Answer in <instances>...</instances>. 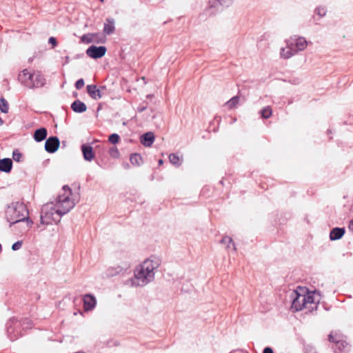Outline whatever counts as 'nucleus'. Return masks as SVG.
<instances>
[{
	"instance_id": "1",
	"label": "nucleus",
	"mask_w": 353,
	"mask_h": 353,
	"mask_svg": "<svg viewBox=\"0 0 353 353\" xmlns=\"http://www.w3.org/2000/svg\"><path fill=\"white\" fill-rule=\"evenodd\" d=\"M78 201V198L73 196L69 186L64 185L56 199L55 203H47L42 206L38 228L51 224L53 221L58 223L61 216L70 212Z\"/></svg>"
},
{
	"instance_id": "2",
	"label": "nucleus",
	"mask_w": 353,
	"mask_h": 353,
	"mask_svg": "<svg viewBox=\"0 0 353 353\" xmlns=\"http://www.w3.org/2000/svg\"><path fill=\"white\" fill-rule=\"evenodd\" d=\"M159 257L151 256L137 265L134 270V276L128 281L132 286H145L154 279L155 270L160 266Z\"/></svg>"
},
{
	"instance_id": "3",
	"label": "nucleus",
	"mask_w": 353,
	"mask_h": 353,
	"mask_svg": "<svg viewBox=\"0 0 353 353\" xmlns=\"http://www.w3.org/2000/svg\"><path fill=\"white\" fill-rule=\"evenodd\" d=\"M7 221L10 226L17 223H22V231L28 230L33 222L28 217V210L21 202L16 201L10 203L6 211Z\"/></svg>"
},
{
	"instance_id": "4",
	"label": "nucleus",
	"mask_w": 353,
	"mask_h": 353,
	"mask_svg": "<svg viewBox=\"0 0 353 353\" xmlns=\"http://www.w3.org/2000/svg\"><path fill=\"white\" fill-rule=\"evenodd\" d=\"M18 79L21 84L28 88L42 87L46 81L39 72H31L27 69H24L19 73Z\"/></svg>"
},
{
	"instance_id": "5",
	"label": "nucleus",
	"mask_w": 353,
	"mask_h": 353,
	"mask_svg": "<svg viewBox=\"0 0 353 353\" xmlns=\"http://www.w3.org/2000/svg\"><path fill=\"white\" fill-rule=\"evenodd\" d=\"M292 301V309L297 312L305 308V294H301L297 291L294 290L290 295Z\"/></svg>"
},
{
	"instance_id": "6",
	"label": "nucleus",
	"mask_w": 353,
	"mask_h": 353,
	"mask_svg": "<svg viewBox=\"0 0 353 353\" xmlns=\"http://www.w3.org/2000/svg\"><path fill=\"white\" fill-rule=\"evenodd\" d=\"M290 42L292 43V46L294 48L296 54L299 51L304 50L308 44V42L304 37H292L289 39Z\"/></svg>"
},
{
	"instance_id": "7",
	"label": "nucleus",
	"mask_w": 353,
	"mask_h": 353,
	"mask_svg": "<svg viewBox=\"0 0 353 353\" xmlns=\"http://www.w3.org/2000/svg\"><path fill=\"white\" fill-rule=\"evenodd\" d=\"M106 50L105 46H91L86 50V54L92 59H99L105 55Z\"/></svg>"
},
{
	"instance_id": "8",
	"label": "nucleus",
	"mask_w": 353,
	"mask_h": 353,
	"mask_svg": "<svg viewBox=\"0 0 353 353\" xmlns=\"http://www.w3.org/2000/svg\"><path fill=\"white\" fill-rule=\"evenodd\" d=\"M285 43L286 46L281 48L280 50V56L281 58L287 59L294 56L296 52L292 42H290V41L287 39Z\"/></svg>"
},
{
	"instance_id": "9",
	"label": "nucleus",
	"mask_w": 353,
	"mask_h": 353,
	"mask_svg": "<svg viewBox=\"0 0 353 353\" xmlns=\"http://www.w3.org/2000/svg\"><path fill=\"white\" fill-rule=\"evenodd\" d=\"M59 144V140L57 137H50L46 141L45 149L48 152L53 153L58 150Z\"/></svg>"
},
{
	"instance_id": "10",
	"label": "nucleus",
	"mask_w": 353,
	"mask_h": 353,
	"mask_svg": "<svg viewBox=\"0 0 353 353\" xmlns=\"http://www.w3.org/2000/svg\"><path fill=\"white\" fill-rule=\"evenodd\" d=\"M83 308L85 311L93 310L97 304V300L95 297L90 294H85L83 299Z\"/></svg>"
},
{
	"instance_id": "11",
	"label": "nucleus",
	"mask_w": 353,
	"mask_h": 353,
	"mask_svg": "<svg viewBox=\"0 0 353 353\" xmlns=\"http://www.w3.org/2000/svg\"><path fill=\"white\" fill-rule=\"evenodd\" d=\"M155 137L153 132H148L145 134H143L141 137V143L146 146L150 147L154 143Z\"/></svg>"
},
{
	"instance_id": "12",
	"label": "nucleus",
	"mask_w": 353,
	"mask_h": 353,
	"mask_svg": "<svg viewBox=\"0 0 353 353\" xmlns=\"http://www.w3.org/2000/svg\"><path fill=\"white\" fill-rule=\"evenodd\" d=\"M81 150L85 160L91 161L94 159V154L92 146L88 145H82Z\"/></svg>"
},
{
	"instance_id": "13",
	"label": "nucleus",
	"mask_w": 353,
	"mask_h": 353,
	"mask_svg": "<svg viewBox=\"0 0 353 353\" xmlns=\"http://www.w3.org/2000/svg\"><path fill=\"white\" fill-rule=\"evenodd\" d=\"M319 299L316 300L314 298V294L313 293L308 292L305 295V309H308V310H313L314 307L316 308V306H312L313 304H315L316 302H319Z\"/></svg>"
},
{
	"instance_id": "14",
	"label": "nucleus",
	"mask_w": 353,
	"mask_h": 353,
	"mask_svg": "<svg viewBox=\"0 0 353 353\" xmlns=\"http://www.w3.org/2000/svg\"><path fill=\"white\" fill-rule=\"evenodd\" d=\"M12 167V161L10 159L5 158L0 160V171L10 172Z\"/></svg>"
},
{
	"instance_id": "15",
	"label": "nucleus",
	"mask_w": 353,
	"mask_h": 353,
	"mask_svg": "<svg viewBox=\"0 0 353 353\" xmlns=\"http://www.w3.org/2000/svg\"><path fill=\"white\" fill-rule=\"evenodd\" d=\"M345 234V229L341 228H334L330 233V239L332 241L340 239Z\"/></svg>"
},
{
	"instance_id": "16",
	"label": "nucleus",
	"mask_w": 353,
	"mask_h": 353,
	"mask_svg": "<svg viewBox=\"0 0 353 353\" xmlns=\"http://www.w3.org/2000/svg\"><path fill=\"white\" fill-rule=\"evenodd\" d=\"M71 108L75 112L82 113L86 110L87 107L83 102L76 100L72 103Z\"/></svg>"
},
{
	"instance_id": "17",
	"label": "nucleus",
	"mask_w": 353,
	"mask_h": 353,
	"mask_svg": "<svg viewBox=\"0 0 353 353\" xmlns=\"http://www.w3.org/2000/svg\"><path fill=\"white\" fill-rule=\"evenodd\" d=\"M106 21L108 23L104 24L103 32L106 34H111L115 29L114 20L112 18H108Z\"/></svg>"
},
{
	"instance_id": "18",
	"label": "nucleus",
	"mask_w": 353,
	"mask_h": 353,
	"mask_svg": "<svg viewBox=\"0 0 353 353\" xmlns=\"http://www.w3.org/2000/svg\"><path fill=\"white\" fill-rule=\"evenodd\" d=\"M87 91L92 99H97L101 97L100 90L97 89V86L94 85H87Z\"/></svg>"
},
{
	"instance_id": "19",
	"label": "nucleus",
	"mask_w": 353,
	"mask_h": 353,
	"mask_svg": "<svg viewBox=\"0 0 353 353\" xmlns=\"http://www.w3.org/2000/svg\"><path fill=\"white\" fill-rule=\"evenodd\" d=\"M47 137V130L44 128L37 129L34 134V139L36 141L40 142L44 140Z\"/></svg>"
},
{
	"instance_id": "20",
	"label": "nucleus",
	"mask_w": 353,
	"mask_h": 353,
	"mask_svg": "<svg viewBox=\"0 0 353 353\" xmlns=\"http://www.w3.org/2000/svg\"><path fill=\"white\" fill-rule=\"evenodd\" d=\"M170 162L176 166H179L182 162V157H180L176 154L172 153L169 155Z\"/></svg>"
},
{
	"instance_id": "21",
	"label": "nucleus",
	"mask_w": 353,
	"mask_h": 353,
	"mask_svg": "<svg viewBox=\"0 0 353 353\" xmlns=\"http://www.w3.org/2000/svg\"><path fill=\"white\" fill-rule=\"evenodd\" d=\"M130 162L134 165H140L143 163L142 157L139 154H132L130 156Z\"/></svg>"
},
{
	"instance_id": "22",
	"label": "nucleus",
	"mask_w": 353,
	"mask_h": 353,
	"mask_svg": "<svg viewBox=\"0 0 353 353\" xmlns=\"http://www.w3.org/2000/svg\"><path fill=\"white\" fill-rule=\"evenodd\" d=\"M8 334L12 341L16 340L19 336L18 331L15 332L14 328L11 325L7 327Z\"/></svg>"
},
{
	"instance_id": "23",
	"label": "nucleus",
	"mask_w": 353,
	"mask_h": 353,
	"mask_svg": "<svg viewBox=\"0 0 353 353\" xmlns=\"http://www.w3.org/2000/svg\"><path fill=\"white\" fill-rule=\"evenodd\" d=\"M221 243L222 244L226 245V248L228 250L230 249V244H232V250L234 251L236 250V248H235L234 243H233V241H232V238H230V236H223V239L221 241Z\"/></svg>"
},
{
	"instance_id": "24",
	"label": "nucleus",
	"mask_w": 353,
	"mask_h": 353,
	"mask_svg": "<svg viewBox=\"0 0 353 353\" xmlns=\"http://www.w3.org/2000/svg\"><path fill=\"white\" fill-rule=\"evenodd\" d=\"M260 114L262 118L268 119L272 114V108L270 106H266L261 110Z\"/></svg>"
},
{
	"instance_id": "25",
	"label": "nucleus",
	"mask_w": 353,
	"mask_h": 353,
	"mask_svg": "<svg viewBox=\"0 0 353 353\" xmlns=\"http://www.w3.org/2000/svg\"><path fill=\"white\" fill-rule=\"evenodd\" d=\"M9 110V105L8 101L4 98L0 99V110L3 113H8Z\"/></svg>"
},
{
	"instance_id": "26",
	"label": "nucleus",
	"mask_w": 353,
	"mask_h": 353,
	"mask_svg": "<svg viewBox=\"0 0 353 353\" xmlns=\"http://www.w3.org/2000/svg\"><path fill=\"white\" fill-rule=\"evenodd\" d=\"M239 102V97L236 96L232 97L230 100H229L226 103L225 105L230 108L232 109L234 108Z\"/></svg>"
},
{
	"instance_id": "27",
	"label": "nucleus",
	"mask_w": 353,
	"mask_h": 353,
	"mask_svg": "<svg viewBox=\"0 0 353 353\" xmlns=\"http://www.w3.org/2000/svg\"><path fill=\"white\" fill-rule=\"evenodd\" d=\"M93 37H94V34H84L81 37V41L84 43H90L93 41Z\"/></svg>"
},
{
	"instance_id": "28",
	"label": "nucleus",
	"mask_w": 353,
	"mask_h": 353,
	"mask_svg": "<svg viewBox=\"0 0 353 353\" xmlns=\"http://www.w3.org/2000/svg\"><path fill=\"white\" fill-rule=\"evenodd\" d=\"M120 137L117 134H112L109 137V141L112 144H116L119 141Z\"/></svg>"
},
{
	"instance_id": "29",
	"label": "nucleus",
	"mask_w": 353,
	"mask_h": 353,
	"mask_svg": "<svg viewBox=\"0 0 353 353\" xmlns=\"http://www.w3.org/2000/svg\"><path fill=\"white\" fill-rule=\"evenodd\" d=\"M326 9L324 7H318L315 10V13L318 14L320 17H322L326 14Z\"/></svg>"
},
{
	"instance_id": "30",
	"label": "nucleus",
	"mask_w": 353,
	"mask_h": 353,
	"mask_svg": "<svg viewBox=\"0 0 353 353\" xmlns=\"http://www.w3.org/2000/svg\"><path fill=\"white\" fill-rule=\"evenodd\" d=\"M347 345V344L344 341H336V348L339 351L343 350L346 347Z\"/></svg>"
},
{
	"instance_id": "31",
	"label": "nucleus",
	"mask_w": 353,
	"mask_h": 353,
	"mask_svg": "<svg viewBox=\"0 0 353 353\" xmlns=\"http://www.w3.org/2000/svg\"><path fill=\"white\" fill-rule=\"evenodd\" d=\"M12 158L15 161L19 162L22 158V154L18 151L14 150L12 153Z\"/></svg>"
},
{
	"instance_id": "32",
	"label": "nucleus",
	"mask_w": 353,
	"mask_h": 353,
	"mask_svg": "<svg viewBox=\"0 0 353 353\" xmlns=\"http://www.w3.org/2000/svg\"><path fill=\"white\" fill-rule=\"evenodd\" d=\"M110 154L114 157V158H117L119 157V150H117V148H112L110 150Z\"/></svg>"
},
{
	"instance_id": "33",
	"label": "nucleus",
	"mask_w": 353,
	"mask_h": 353,
	"mask_svg": "<svg viewBox=\"0 0 353 353\" xmlns=\"http://www.w3.org/2000/svg\"><path fill=\"white\" fill-rule=\"evenodd\" d=\"M84 85V81L83 79H80L75 83V87L77 89L79 90L82 88Z\"/></svg>"
},
{
	"instance_id": "34",
	"label": "nucleus",
	"mask_w": 353,
	"mask_h": 353,
	"mask_svg": "<svg viewBox=\"0 0 353 353\" xmlns=\"http://www.w3.org/2000/svg\"><path fill=\"white\" fill-rule=\"evenodd\" d=\"M22 242L21 241H17L12 245V249L13 250H18L21 248Z\"/></svg>"
},
{
	"instance_id": "35",
	"label": "nucleus",
	"mask_w": 353,
	"mask_h": 353,
	"mask_svg": "<svg viewBox=\"0 0 353 353\" xmlns=\"http://www.w3.org/2000/svg\"><path fill=\"white\" fill-rule=\"evenodd\" d=\"M48 42L52 44V48H54L57 45V39L53 37L49 38Z\"/></svg>"
},
{
	"instance_id": "36",
	"label": "nucleus",
	"mask_w": 353,
	"mask_h": 353,
	"mask_svg": "<svg viewBox=\"0 0 353 353\" xmlns=\"http://www.w3.org/2000/svg\"><path fill=\"white\" fill-rule=\"evenodd\" d=\"M218 2L220 3L221 5L223 6H228L232 0H216Z\"/></svg>"
},
{
	"instance_id": "37",
	"label": "nucleus",
	"mask_w": 353,
	"mask_h": 353,
	"mask_svg": "<svg viewBox=\"0 0 353 353\" xmlns=\"http://www.w3.org/2000/svg\"><path fill=\"white\" fill-rule=\"evenodd\" d=\"M146 108H147V106H146V105H140L138 107L137 110H138V111H139V112H143L144 110H146Z\"/></svg>"
},
{
	"instance_id": "38",
	"label": "nucleus",
	"mask_w": 353,
	"mask_h": 353,
	"mask_svg": "<svg viewBox=\"0 0 353 353\" xmlns=\"http://www.w3.org/2000/svg\"><path fill=\"white\" fill-rule=\"evenodd\" d=\"M263 353H274L273 352V350L271 347H266L264 348L263 351Z\"/></svg>"
},
{
	"instance_id": "39",
	"label": "nucleus",
	"mask_w": 353,
	"mask_h": 353,
	"mask_svg": "<svg viewBox=\"0 0 353 353\" xmlns=\"http://www.w3.org/2000/svg\"><path fill=\"white\" fill-rule=\"evenodd\" d=\"M328 337H329V341L330 342H333V343H336V341H338L337 340H336L334 339V336L332 334H330Z\"/></svg>"
},
{
	"instance_id": "40",
	"label": "nucleus",
	"mask_w": 353,
	"mask_h": 353,
	"mask_svg": "<svg viewBox=\"0 0 353 353\" xmlns=\"http://www.w3.org/2000/svg\"><path fill=\"white\" fill-rule=\"evenodd\" d=\"M349 229L353 232V219L350 221Z\"/></svg>"
},
{
	"instance_id": "41",
	"label": "nucleus",
	"mask_w": 353,
	"mask_h": 353,
	"mask_svg": "<svg viewBox=\"0 0 353 353\" xmlns=\"http://www.w3.org/2000/svg\"><path fill=\"white\" fill-rule=\"evenodd\" d=\"M163 163V161L162 159L159 160V165H162Z\"/></svg>"
},
{
	"instance_id": "42",
	"label": "nucleus",
	"mask_w": 353,
	"mask_h": 353,
	"mask_svg": "<svg viewBox=\"0 0 353 353\" xmlns=\"http://www.w3.org/2000/svg\"><path fill=\"white\" fill-rule=\"evenodd\" d=\"M3 120L0 117V125H1L3 124Z\"/></svg>"
},
{
	"instance_id": "43",
	"label": "nucleus",
	"mask_w": 353,
	"mask_h": 353,
	"mask_svg": "<svg viewBox=\"0 0 353 353\" xmlns=\"http://www.w3.org/2000/svg\"><path fill=\"white\" fill-rule=\"evenodd\" d=\"M68 60H69V57H65L66 63H68Z\"/></svg>"
},
{
	"instance_id": "44",
	"label": "nucleus",
	"mask_w": 353,
	"mask_h": 353,
	"mask_svg": "<svg viewBox=\"0 0 353 353\" xmlns=\"http://www.w3.org/2000/svg\"><path fill=\"white\" fill-rule=\"evenodd\" d=\"M1 250H2V248H1V245L0 244V252H1Z\"/></svg>"
},
{
	"instance_id": "45",
	"label": "nucleus",
	"mask_w": 353,
	"mask_h": 353,
	"mask_svg": "<svg viewBox=\"0 0 353 353\" xmlns=\"http://www.w3.org/2000/svg\"><path fill=\"white\" fill-rule=\"evenodd\" d=\"M101 1H103V0H100Z\"/></svg>"
}]
</instances>
